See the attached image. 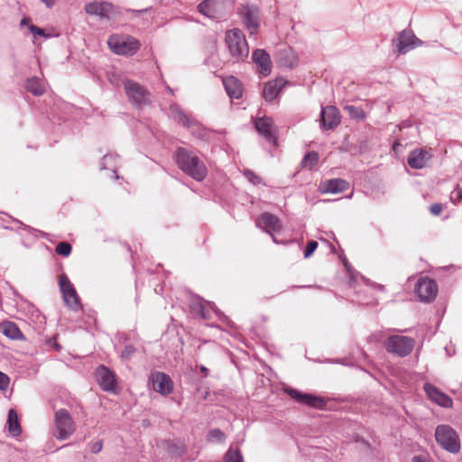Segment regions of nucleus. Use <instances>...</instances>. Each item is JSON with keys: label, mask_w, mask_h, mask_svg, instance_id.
Instances as JSON below:
<instances>
[{"label": "nucleus", "mask_w": 462, "mask_h": 462, "mask_svg": "<svg viewBox=\"0 0 462 462\" xmlns=\"http://www.w3.org/2000/svg\"><path fill=\"white\" fill-rule=\"evenodd\" d=\"M26 88L34 96H41L45 91L43 82L36 77L31 78L27 80Z\"/></svg>", "instance_id": "obj_31"}, {"label": "nucleus", "mask_w": 462, "mask_h": 462, "mask_svg": "<svg viewBox=\"0 0 462 462\" xmlns=\"http://www.w3.org/2000/svg\"><path fill=\"white\" fill-rule=\"evenodd\" d=\"M284 391L291 399L311 408L323 409L326 405V402L320 397L310 393H300L298 390L292 388H286Z\"/></svg>", "instance_id": "obj_15"}, {"label": "nucleus", "mask_w": 462, "mask_h": 462, "mask_svg": "<svg viewBox=\"0 0 462 462\" xmlns=\"http://www.w3.org/2000/svg\"><path fill=\"white\" fill-rule=\"evenodd\" d=\"M442 210H443V207L441 204H439V203L432 204L430 207V212L433 216H439L441 214Z\"/></svg>", "instance_id": "obj_43"}, {"label": "nucleus", "mask_w": 462, "mask_h": 462, "mask_svg": "<svg viewBox=\"0 0 462 462\" xmlns=\"http://www.w3.org/2000/svg\"><path fill=\"white\" fill-rule=\"evenodd\" d=\"M151 383L152 389L162 395H168L173 390L171 377L164 373L158 372L152 374Z\"/></svg>", "instance_id": "obj_18"}, {"label": "nucleus", "mask_w": 462, "mask_h": 462, "mask_svg": "<svg viewBox=\"0 0 462 462\" xmlns=\"http://www.w3.org/2000/svg\"><path fill=\"white\" fill-rule=\"evenodd\" d=\"M47 7L51 8L55 5V0H42Z\"/></svg>", "instance_id": "obj_48"}, {"label": "nucleus", "mask_w": 462, "mask_h": 462, "mask_svg": "<svg viewBox=\"0 0 462 462\" xmlns=\"http://www.w3.org/2000/svg\"><path fill=\"white\" fill-rule=\"evenodd\" d=\"M190 310L194 315H198L204 319L211 318V311L218 315V311L210 302H205L199 297H193L190 301Z\"/></svg>", "instance_id": "obj_21"}, {"label": "nucleus", "mask_w": 462, "mask_h": 462, "mask_svg": "<svg viewBox=\"0 0 462 462\" xmlns=\"http://www.w3.org/2000/svg\"><path fill=\"white\" fill-rule=\"evenodd\" d=\"M29 29H30V32L34 35H39V36H42V37L47 36L44 30L41 29L35 25H31Z\"/></svg>", "instance_id": "obj_45"}, {"label": "nucleus", "mask_w": 462, "mask_h": 462, "mask_svg": "<svg viewBox=\"0 0 462 462\" xmlns=\"http://www.w3.org/2000/svg\"><path fill=\"white\" fill-rule=\"evenodd\" d=\"M400 145H401V143H400V141H399V140L394 141V143H393V150L394 152H397V148H398V146H400Z\"/></svg>", "instance_id": "obj_49"}, {"label": "nucleus", "mask_w": 462, "mask_h": 462, "mask_svg": "<svg viewBox=\"0 0 462 462\" xmlns=\"http://www.w3.org/2000/svg\"><path fill=\"white\" fill-rule=\"evenodd\" d=\"M344 110L354 119L362 120L365 118V113L361 107L347 105L344 106Z\"/></svg>", "instance_id": "obj_32"}, {"label": "nucleus", "mask_w": 462, "mask_h": 462, "mask_svg": "<svg viewBox=\"0 0 462 462\" xmlns=\"http://www.w3.org/2000/svg\"><path fill=\"white\" fill-rule=\"evenodd\" d=\"M55 437L63 440L69 438L76 430V425L69 412L65 409L58 410L55 412Z\"/></svg>", "instance_id": "obj_7"}, {"label": "nucleus", "mask_w": 462, "mask_h": 462, "mask_svg": "<svg viewBox=\"0 0 462 462\" xmlns=\"http://www.w3.org/2000/svg\"><path fill=\"white\" fill-rule=\"evenodd\" d=\"M348 189L347 181L342 179H332L326 181L322 186L324 193H338L345 191Z\"/></svg>", "instance_id": "obj_27"}, {"label": "nucleus", "mask_w": 462, "mask_h": 462, "mask_svg": "<svg viewBox=\"0 0 462 462\" xmlns=\"http://www.w3.org/2000/svg\"><path fill=\"white\" fill-rule=\"evenodd\" d=\"M9 381V377L5 374L0 372V390H5L8 387Z\"/></svg>", "instance_id": "obj_44"}, {"label": "nucleus", "mask_w": 462, "mask_h": 462, "mask_svg": "<svg viewBox=\"0 0 462 462\" xmlns=\"http://www.w3.org/2000/svg\"><path fill=\"white\" fill-rule=\"evenodd\" d=\"M118 161H119V159L116 154L106 153L103 157V159L100 162V169L101 170H111L114 174V178L117 180V179H119V176L116 173Z\"/></svg>", "instance_id": "obj_30"}, {"label": "nucleus", "mask_w": 462, "mask_h": 462, "mask_svg": "<svg viewBox=\"0 0 462 462\" xmlns=\"http://www.w3.org/2000/svg\"><path fill=\"white\" fill-rule=\"evenodd\" d=\"M414 343V339L410 337L395 335L387 339L385 348L399 356H406L412 351Z\"/></svg>", "instance_id": "obj_9"}, {"label": "nucleus", "mask_w": 462, "mask_h": 462, "mask_svg": "<svg viewBox=\"0 0 462 462\" xmlns=\"http://www.w3.org/2000/svg\"><path fill=\"white\" fill-rule=\"evenodd\" d=\"M88 15L98 16L100 19L110 20L119 14V8L111 3L94 1L87 4L84 7Z\"/></svg>", "instance_id": "obj_11"}, {"label": "nucleus", "mask_w": 462, "mask_h": 462, "mask_svg": "<svg viewBox=\"0 0 462 462\" xmlns=\"http://www.w3.org/2000/svg\"><path fill=\"white\" fill-rule=\"evenodd\" d=\"M200 371L205 374V376H207V374H208V368L207 367H205L204 365H201L200 366Z\"/></svg>", "instance_id": "obj_50"}, {"label": "nucleus", "mask_w": 462, "mask_h": 462, "mask_svg": "<svg viewBox=\"0 0 462 462\" xmlns=\"http://www.w3.org/2000/svg\"><path fill=\"white\" fill-rule=\"evenodd\" d=\"M450 199L453 203H457L462 200V187H457L451 193Z\"/></svg>", "instance_id": "obj_41"}, {"label": "nucleus", "mask_w": 462, "mask_h": 462, "mask_svg": "<svg viewBox=\"0 0 462 462\" xmlns=\"http://www.w3.org/2000/svg\"><path fill=\"white\" fill-rule=\"evenodd\" d=\"M97 376L100 387L106 392H115L116 381L114 374L106 366L100 365L97 369Z\"/></svg>", "instance_id": "obj_22"}, {"label": "nucleus", "mask_w": 462, "mask_h": 462, "mask_svg": "<svg viewBox=\"0 0 462 462\" xmlns=\"http://www.w3.org/2000/svg\"><path fill=\"white\" fill-rule=\"evenodd\" d=\"M256 226L269 233L275 244L280 243L273 236V232H278L282 228V224L277 217L271 213H263L256 220Z\"/></svg>", "instance_id": "obj_16"}, {"label": "nucleus", "mask_w": 462, "mask_h": 462, "mask_svg": "<svg viewBox=\"0 0 462 462\" xmlns=\"http://www.w3.org/2000/svg\"><path fill=\"white\" fill-rule=\"evenodd\" d=\"M225 42L229 54L236 61L245 60L249 55V46L243 32L237 28L226 32Z\"/></svg>", "instance_id": "obj_2"}, {"label": "nucleus", "mask_w": 462, "mask_h": 462, "mask_svg": "<svg viewBox=\"0 0 462 462\" xmlns=\"http://www.w3.org/2000/svg\"><path fill=\"white\" fill-rule=\"evenodd\" d=\"M175 157L178 167L184 173L197 181H202L206 178L208 169L193 151L180 147L176 151Z\"/></svg>", "instance_id": "obj_1"}, {"label": "nucleus", "mask_w": 462, "mask_h": 462, "mask_svg": "<svg viewBox=\"0 0 462 462\" xmlns=\"http://www.w3.org/2000/svg\"><path fill=\"white\" fill-rule=\"evenodd\" d=\"M393 43L396 48V52L402 55L421 45L422 42L415 36L411 30L405 29L399 33L398 38L393 40Z\"/></svg>", "instance_id": "obj_13"}, {"label": "nucleus", "mask_w": 462, "mask_h": 462, "mask_svg": "<svg viewBox=\"0 0 462 462\" xmlns=\"http://www.w3.org/2000/svg\"><path fill=\"white\" fill-rule=\"evenodd\" d=\"M168 451L172 457H180L185 453L183 445L179 443H169Z\"/></svg>", "instance_id": "obj_36"}, {"label": "nucleus", "mask_w": 462, "mask_h": 462, "mask_svg": "<svg viewBox=\"0 0 462 462\" xmlns=\"http://www.w3.org/2000/svg\"><path fill=\"white\" fill-rule=\"evenodd\" d=\"M224 462H244V458L238 450L229 448L225 455Z\"/></svg>", "instance_id": "obj_34"}, {"label": "nucleus", "mask_w": 462, "mask_h": 462, "mask_svg": "<svg viewBox=\"0 0 462 462\" xmlns=\"http://www.w3.org/2000/svg\"><path fill=\"white\" fill-rule=\"evenodd\" d=\"M170 113L175 121L189 129L190 133L197 138L204 140L208 137V130L198 121L188 116L179 105H171L170 106Z\"/></svg>", "instance_id": "obj_6"}, {"label": "nucleus", "mask_w": 462, "mask_h": 462, "mask_svg": "<svg viewBox=\"0 0 462 462\" xmlns=\"http://www.w3.org/2000/svg\"><path fill=\"white\" fill-rule=\"evenodd\" d=\"M416 292L421 301L430 302L437 296L438 285L432 279L420 278L416 285Z\"/></svg>", "instance_id": "obj_14"}, {"label": "nucleus", "mask_w": 462, "mask_h": 462, "mask_svg": "<svg viewBox=\"0 0 462 462\" xmlns=\"http://www.w3.org/2000/svg\"><path fill=\"white\" fill-rule=\"evenodd\" d=\"M59 286L65 305L72 310H80L81 304L79 297L74 285L71 283L69 277L65 273H61L59 276Z\"/></svg>", "instance_id": "obj_8"}, {"label": "nucleus", "mask_w": 462, "mask_h": 462, "mask_svg": "<svg viewBox=\"0 0 462 462\" xmlns=\"http://www.w3.org/2000/svg\"><path fill=\"white\" fill-rule=\"evenodd\" d=\"M239 14L250 36L254 35L260 24L259 8L253 5H244L239 9Z\"/></svg>", "instance_id": "obj_12"}, {"label": "nucleus", "mask_w": 462, "mask_h": 462, "mask_svg": "<svg viewBox=\"0 0 462 462\" xmlns=\"http://www.w3.org/2000/svg\"><path fill=\"white\" fill-rule=\"evenodd\" d=\"M319 161V155L315 152H308L301 161L302 168L311 169L314 165L317 164Z\"/></svg>", "instance_id": "obj_33"}, {"label": "nucleus", "mask_w": 462, "mask_h": 462, "mask_svg": "<svg viewBox=\"0 0 462 462\" xmlns=\"http://www.w3.org/2000/svg\"><path fill=\"white\" fill-rule=\"evenodd\" d=\"M125 91L130 102L137 107H142L151 103L150 93L143 86L133 80H126L125 82Z\"/></svg>", "instance_id": "obj_10"}, {"label": "nucleus", "mask_w": 462, "mask_h": 462, "mask_svg": "<svg viewBox=\"0 0 462 462\" xmlns=\"http://www.w3.org/2000/svg\"><path fill=\"white\" fill-rule=\"evenodd\" d=\"M56 253L62 256H69L71 253V245L68 242H60L57 245Z\"/></svg>", "instance_id": "obj_37"}, {"label": "nucleus", "mask_w": 462, "mask_h": 462, "mask_svg": "<svg viewBox=\"0 0 462 462\" xmlns=\"http://www.w3.org/2000/svg\"><path fill=\"white\" fill-rule=\"evenodd\" d=\"M438 444L445 450L457 454L460 450V439L457 431L449 425H439L435 430Z\"/></svg>", "instance_id": "obj_5"}, {"label": "nucleus", "mask_w": 462, "mask_h": 462, "mask_svg": "<svg viewBox=\"0 0 462 462\" xmlns=\"http://www.w3.org/2000/svg\"><path fill=\"white\" fill-rule=\"evenodd\" d=\"M208 439L211 442H224L226 439V435L219 429H213L209 431Z\"/></svg>", "instance_id": "obj_35"}, {"label": "nucleus", "mask_w": 462, "mask_h": 462, "mask_svg": "<svg viewBox=\"0 0 462 462\" xmlns=\"http://www.w3.org/2000/svg\"><path fill=\"white\" fill-rule=\"evenodd\" d=\"M134 352L135 348L132 345H127L121 352V357L123 359H129L134 355Z\"/></svg>", "instance_id": "obj_42"}, {"label": "nucleus", "mask_w": 462, "mask_h": 462, "mask_svg": "<svg viewBox=\"0 0 462 462\" xmlns=\"http://www.w3.org/2000/svg\"><path fill=\"white\" fill-rule=\"evenodd\" d=\"M88 448L89 451L93 454L99 453L103 448V441L102 440H95L91 441L88 444Z\"/></svg>", "instance_id": "obj_38"}, {"label": "nucleus", "mask_w": 462, "mask_h": 462, "mask_svg": "<svg viewBox=\"0 0 462 462\" xmlns=\"http://www.w3.org/2000/svg\"><path fill=\"white\" fill-rule=\"evenodd\" d=\"M432 154L425 149H415L408 156L407 163L411 169L420 170L427 166Z\"/></svg>", "instance_id": "obj_20"}, {"label": "nucleus", "mask_w": 462, "mask_h": 462, "mask_svg": "<svg viewBox=\"0 0 462 462\" xmlns=\"http://www.w3.org/2000/svg\"><path fill=\"white\" fill-rule=\"evenodd\" d=\"M412 462H429L426 457L421 456H415L412 458Z\"/></svg>", "instance_id": "obj_47"}, {"label": "nucleus", "mask_w": 462, "mask_h": 462, "mask_svg": "<svg viewBox=\"0 0 462 462\" xmlns=\"http://www.w3.org/2000/svg\"><path fill=\"white\" fill-rule=\"evenodd\" d=\"M424 390L428 397L444 408H449L452 406V400L447 394L441 393L437 387L430 383L424 384Z\"/></svg>", "instance_id": "obj_23"}, {"label": "nucleus", "mask_w": 462, "mask_h": 462, "mask_svg": "<svg viewBox=\"0 0 462 462\" xmlns=\"http://www.w3.org/2000/svg\"><path fill=\"white\" fill-rule=\"evenodd\" d=\"M318 247V242L311 240L308 242L307 246L304 251V257L309 258L317 249Z\"/></svg>", "instance_id": "obj_40"}, {"label": "nucleus", "mask_w": 462, "mask_h": 462, "mask_svg": "<svg viewBox=\"0 0 462 462\" xmlns=\"http://www.w3.org/2000/svg\"><path fill=\"white\" fill-rule=\"evenodd\" d=\"M110 50L118 55H134L140 48V42L133 36L113 34L107 40Z\"/></svg>", "instance_id": "obj_4"}, {"label": "nucleus", "mask_w": 462, "mask_h": 462, "mask_svg": "<svg viewBox=\"0 0 462 462\" xmlns=\"http://www.w3.org/2000/svg\"><path fill=\"white\" fill-rule=\"evenodd\" d=\"M345 266L346 267L347 272H349V273H350V270H349V268H348V265H347V263H346V262H345Z\"/></svg>", "instance_id": "obj_51"}, {"label": "nucleus", "mask_w": 462, "mask_h": 462, "mask_svg": "<svg viewBox=\"0 0 462 462\" xmlns=\"http://www.w3.org/2000/svg\"><path fill=\"white\" fill-rule=\"evenodd\" d=\"M223 85L230 98L238 99L243 95V88L241 82L234 76L223 79Z\"/></svg>", "instance_id": "obj_25"}, {"label": "nucleus", "mask_w": 462, "mask_h": 462, "mask_svg": "<svg viewBox=\"0 0 462 462\" xmlns=\"http://www.w3.org/2000/svg\"><path fill=\"white\" fill-rule=\"evenodd\" d=\"M245 178L253 184H260L262 180L254 172L250 170H245L244 172Z\"/></svg>", "instance_id": "obj_39"}, {"label": "nucleus", "mask_w": 462, "mask_h": 462, "mask_svg": "<svg viewBox=\"0 0 462 462\" xmlns=\"http://www.w3.org/2000/svg\"><path fill=\"white\" fill-rule=\"evenodd\" d=\"M2 333L8 338L13 340L21 339L23 335L18 326L12 321H5L0 325Z\"/></svg>", "instance_id": "obj_28"}, {"label": "nucleus", "mask_w": 462, "mask_h": 462, "mask_svg": "<svg viewBox=\"0 0 462 462\" xmlns=\"http://www.w3.org/2000/svg\"><path fill=\"white\" fill-rule=\"evenodd\" d=\"M152 9V7H148V8H144V9H140V10H134V9H127L126 11L128 13H132L135 15H139L141 14H145L147 13L148 11H150Z\"/></svg>", "instance_id": "obj_46"}, {"label": "nucleus", "mask_w": 462, "mask_h": 462, "mask_svg": "<svg viewBox=\"0 0 462 462\" xmlns=\"http://www.w3.org/2000/svg\"><path fill=\"white\" fill-rule=\"evenodd\" d=\"M340 123V114L336 106H328L323 107L320 113V126L323 129L330 130Z\"/></svg>", "instance_id": "obj_19"}, {"label": "nucleus", "mask_w": 462, "mask_h": 462, "mask_svg": "<svg viewBox=\"0 0 462 462\" xmlns=\"http://www.w3.org/2000/svg\"><path fill=\"white\" fill-rule=\"evenodd\" d=\"M254 126L262 136H263L269 143L276 144V130L271 117H259L254 121Z\"/></svg>", "instance_id": "obj_17"}, {"label": "nucleus", "mask_w": 462, "mask_h": 462, "mask_svg": "<svg viewBox=\"0 0 462 462\" xmlns=\"http://www.w3.org/2000/svg\"><path fill=\"white\" fill-rule=\"evenodd\" d=\"M286 83V80L283 79H276L275 80L267 82L263 88V97L268 101L273 100Z\"/></svg>", "instance_id": "obj_26"}, {"label": "nucleus", "mask_w": 462, "mask_h": 462, "mask_svg": "<svg viewBox=\"0 0 462 462\" xmlns=\"http://www.w3.org/2000/svg\"><path fill=\"white\" fill-rule=\"evenodd\" d=\"M253 60L257 65L260 73L263 76L270 74L272 62L269 54L264 50H255L253 52Z\"/></svg>", "instance_id": "obj_24"}, {"label": "nucleus", "mask_w": 462, "mask_h": 462, "mask_svg": "<svg viewBox=\"0 0 462 462\" xmlns=\"http://www.w3.org/2000/svg\"><path fill=\"white\" fill-rule=\"evenodd\" d=\"M233 9V0H204L198 5L201 14L217 21L226 18Z\"/></svg>", "instance_id": "obj_3"}, {"label": "nucleus", "mask_w": 462, "mask_h": 462, "mask_svg": "<svg viewBox=\"0 0 462 462\" xmlns=\"http://www.w3.org/2000/svg\"><path fill=\"white\" fill-rule=\"evenodd\" d=\"M6 424L10 435H12L13 437H18L21 434L22 429L19 422L18 415L14 409H11L8 411Z\"/></svg>", "instance_id": "obj_29"}]
</instances>
